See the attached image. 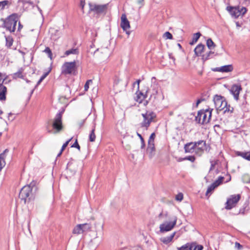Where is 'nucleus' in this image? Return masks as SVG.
<instances>
[{"instance_id": "1", "label": "nucleus", "mask_w": 250, "mask_h": 250, "mask_svg": "<svg viewBox=\"0 0 250 250\" xmlns=\"http://www.w3.org/2000/svg\"><path fill=\"white\" fill-rule=\"evenodd\" d=\"M19 20V16L17 13H13L6 18H1L0 21L2 22L0 27L5 29L6 31L10 33L15 31L17 21Z\"/></svg>"}, {"instance_id": "2", "label": "nucleus", "mask_w": 250, "mask_h": 250, "mask_svg": "<svg viewBox=\"0 0 250 250\" xmlns=\"http://www.w3.org/2000/svg\"><path fill=\"white\" fill-rule=\"evenodd\" d=\"M212 110V109H208L199 111L195 117V121L200 124L208 123L211 117Z\"/></svg>"}, {"instance_id": "3", "label": "nucleus", "mask_w": 250, "mask_h": 250, "mask_svg": "<svg viewBox=\"0 0 250 250\" xmlns=\"http://www.w3.org/2000/svg\"><path fill=\"white\" fill-rule=\"evenodd\" d=\"M89 10L97 16L104 15L107 12L108 4H97L89 3Z\"/></svg>"}, {"instance_id": "4", "label": "nucleus", "mask_w": 250, "mask_h": 250, "mask_svg": "<svg viewBox=\"0 0 250 250\" xmlns=\"http://www.w3.org/2000/svg\"><path fill=\"white\" fill-rule=\"evenodd\" d=\"M155 137V133L153 132L150 136L148 141L146 154L148 155L150 159L153 158L156 154V149L154 144V139Z\"/></svg>"}, {"instance_id": "5", "label": "nucleus", "mask_w": 250, "mask_h": 250, "mask_svg": "<svg viewBox=\"0 0 250 250\" xmlns=\"http://www.w3.org/2000/svg\"><path fill=\"white\" fill-rule=\"evenodd\" d=\"M227 9L230 12L231 16L235 18H237L241 16H243L247 12V8L244 7L228 6Z\"/></svg>"}, {"instance_id": "6", "label": "nucleus", "mask_w": 250, "mask_h": 250, "mask_svg": "<svg viewBox=\"0 0 250 250\" xmlns=\"http://www.w3.org/2000/svg\"><path fill=\"white\" fill-rule=\"evenodd\" d=\"M241 196L240 194H233L230 195L227 200L225 203V208L226 209H231L234 208L238 201L240 200Z\"/></svg>"}, {"instance_id": "7", "label": "nucleus", "mask_w": 250, "mask_h": 250, "mask_svg": "<svg viewBox=\"0 0 250 250\" xmlns=\"http://www.w3.org/2000/svg\"><path fill=\"white\" fill-rule=\"evenodd\" d=\"M64 110L58 113L54 119L52 124L53 128L56 130V132H59L62 129V116Z\"/></svg>"}, {"instance_id": "8", "label": "nucleus", "mask_w": 250, "mask_h": 250, "mask_svg": "<svg viewBox=\"0 0 250 250\" xmlns=\"http://www.w3.org/2000/svg\"><path fill=\"white\" fill-rule=\"evenodd\" d=\"M214 104L215 107L217 110H223L225 107L227 106V101L224 97L219 96L215 95L213 99Z\"/></svg>"}, {"instance_id": "9", "label": "nucleus", "mask_w": 250, "mask_h": 250, "mask_svg": "<svg viewBox=\"0 0 250 250\" xmlns=\"http://www.w3.org/2000/svg\"><path fill=\"white\" fill-rule=\"evenodd\" d=\"M76 64L75 61L65 62L62 67V73L63 74H70L76 69Z\"/></svg>"}, {"instance_id": "10", "label": "nucleus", "mask_w": 250, "mask_h": 250, "mask_svg": "<svg viewBox=\"0 0 250 250\" xmlns=\"http://www.w3.org/2000/svg\"><path fill=\"white\" fill-rule=\"evenodd\" d=\"M33 189L29 186H24L21 190L19 193V197L21 200H24L25 202L27 198L30 199V196L32 194Z\"/></svg>"}, {"instance_id": "11", "label": "nucleus", "mask_w": 250, "mask_h": 250, "mask_svg": "<svg viewBox=\"0 0 250 250\" xmlns=\"http://www.w3.org/2000/svg\"><path fill=\"white\" fill-rule=\"evenodd\" d=\"M152 113H148L146 112L145 114L143 113L142 114V116L143 117L144 120L140 124L141 127H145L146 129L148 128V127L149 126L150 123L152 122L153 120V116H152Z\"/></svg>"}, {"instance_id": "12", "label": "nucleus", "mask_w": 250, "mask_h": 250, "mask_svg": "<svg viewBox=\"0 0 250 250\" xmlns=\"http://www.w3.org/2000/svg\"><path fill=\"white\" fill-rule=\"evenodd\" d=\"M121 27L124 31H125L127 35L130 34V32L128 31L130 27L129 21L127 20L126 16L125 14H122L121 18Z\"/></svg>"}, {"instance_id": "13", "label": "nucleus", "mask_w": 250, "mask_h": 250, "mask_svg": "<svg viewBox=\"0 0 250 250\" xmlns=\"http://www.w3.org/2000/svg\"><path fill=\"white\" fill-rule=\"evenodd\" d=\"M176 220L173 222H166L160 226V231L161 232H167L170 230L175 226Z\"/></svg>"}, {"instance_id": "14", "label": "nucleus", "mask_w": 250, "mask_h": 250, "mask_svg": "<svg viewBox=\"0 0 250 250\" xmlns=\"http://www.w3.org/2000/svg\"><path fill=\"white\" fill-rule=\"evenodd\" d=\"M4 79H0V101H5L6 99L7 88L3 83Z\"/></svg>"}, {"instance_id": "15", "label": "nucleus", "mask_w": 250, "mask_h": 250, "mask_svg": "<svg viewBox=\"0 0 250 250\" xmlns=\"http://www.w3.org/2000/svg\"><path fill=\"white\" fill-rule=\"evenodd\" d=\"M241 90L242 87L240 85L233 84L231 87L230 93L233 95L234 99L236 101L239 100V93Z\"/></svg>"}, {"instance_id": "16", "label": "nucleus", "mask_w": 250, "mask_h": 250, "mask_svg": "<svg viewBox=\"0 0 250 250\" xmlns=\"http://www.w3.org/2000/svg\"><path fill=\"white\" fill-rule=\"evenodd\" d=\"M89 228L87 224L84 223L83 224H79L74 228L73 230V233L76 234H79L83 233L86 229Z\"/></svg>"}, {"instance_id": "17", "label": "nucleus", "mask_w": 250, "mask_h": 250, "mask_svg": "<svg viewBox=\"0 0 250 250\" xmlns=\"http://www.w3.org/2000/svg\"><path fill=\"white\" fill-rule=\"evenodd\" d=\"M196 143L194 142H190L186 144L184 146L185 152L187 153H196Z\"/></svg>"}, {"instance_id": "18", "label": "nucleus", "mask_w": 250, "mask_h": 250, "mask_svg": "<svg viewBox=\"0 0 250 250\" xmlns=\"http://www.w3.org/2000/svg\"><path fill=\"white\" fill-rule=\"evenodd\" d=\"M196 143V153H202L206 146V142L203 140H200L195 142Z\"/></svg>"}, {"instance_id": "19", "label": "nucleus", "mask_w": 250, "mask_h": 250, "mask_svg": "<svg viewBox=\"0 0 250 250\" xmlns=\"http://www.w3.org/2000/svg\"><path fill=\"white\" fill-rule=\"evenodd\" d=\"M233 69V66L231 64L226 65L217 68L218 71L222 72H231Z\"/></svg>"}, {"instance_id": "20", "label": "nucleus", "mask_w": 250, "mask_h": 250, "mask_svg": "<svg viewBox=\"0 0 250 250\" xmlns=\"http://www.w3.org/2000/svg\"><path fill=\"white\" fill-rule=\"evenodd\" d=\"M205 49V45L200 43L194 49L195 54L197 56H200L201 55L202 53L203 52Z\"/></svg>"}, {"instance_id": "21", "label": "nucleus", "mask_w": 250, "mask_h": 250, "mask_svg": "<svg viewBox=\"0 0 250 250\" xmlns=\"http://www.w3.org/2000/svg\"><path fill=\"white\" fill-rule=\"evenodd\" d=\"M175 234V232H173L170 235L166 236V237H163L160 238V240L164 244H167L169 243H170L172 240L173 239L174 235Z\"/></svg>"}, {"instance_id": "22", "label": "nucleus", "mask_w": 250, "mask_h": 250, "mask_svg": "<svg viewBox=\"0 0 250 250\" xmlns=\"http://www.w3.org/2000/svg\"><path fill=\"white\" fill-rule=\"evenodd\" d=\"M136 96L135 97V100L139 103H141L146 98L144 93L141 91H139V90L136 92Z\"/></svg>"}, {"instance_id": "23", "label": "nucleus", "mask_w": 250, "mask_h": 250, "mask_svg": "<svg viewBox=\"0 0 250 250\" xmlns=\"http://www.w3.org/2000/svg\"><path fill=\"white\" fill-rule=\"evenodd\" d=\"M5 38L6 41L5 46L8 48H11L13 43V38L11 36H5Z\"/></svg>"}, {"instance_id": "24", "label": "nucleus", "mask_w": 250, "mask_h": 250, "mask_svg": "<svg viewBox=\"0 0 250 250\" xmlns=\"http://www.w3.org/2000/svg\"><path fill=\"white\" fill-rule=\"evenodd\" d=\"M190 250H202L203 246L201 245H198L196 243H190Z\"/></svg>"}, {"instance_id": "25", "label": "nucleus", "mask_w": 250, "mask_h": 250, "mask_svg": "<svg viewBox=\"0 0 250 250\" xmlns=\"http://www.w3.org/2000/svg\"><path fill=\"white\" fill-rule=\"evenodd\" d=\"M10 1L8 0L0 1V10H3L6 8V7L8 8L10 5Z\"/></svg>"}, {"instance_id": "26", "label": "nucleus", "mask_w": 250, "mask_h": 250, "mask_svg": "<svg viewBox=\"0 0 250 250\" xmlns=\"http://www.w3.org/2000/svg\"><path fill=\"white\" fill-rule=\"evenodd\" d=\"M79 53V51L78 48H71V49L66 50L64 55L66 56H69L70 54L78 55Z\"/></svg>"}, {"instance_id": "27", "label": "nucleus", "mask_w": 250, "mask_h": 250, "mask_svg": "<svg viewBox=\"0 0 250 250\" xmlns=\"http://www.w3.org/2000/svg\"><path fill=\"white\" fill-rule=\"evenodd\" d=\"M95 125L93 126V127L92 129V130L90 132V133L89 135V140L90 142H94L96 138V135L95 134Z\"/></svg>"}, {"instance_id": "28", "label": "nucleus", "mask_w": 250, "mask_h": 250, "mask_svg": "<svg viewBox=\"0 0 250 250\" xmlns=\"http://www.w3.org/2000/svg\"><path fill=\"white\" fill-rule=\"evenodd\" d=\"M201 35V34L199 32L194 34L192 41L190 42V44L193 45L198 40Z\"/></svg>"}, {"instance_id": "29", "label": "nucleus", "mask_w": 250, "mask_h": 250, "mask_svg": "<svg viewBox=\"0 0 250 250\" xmlns=\"http://www.w3.org/2000/svg\"><path fill=\"white\" fill-rule=\"evenodd\" d=\"M95 53H101L105 54V57H107L109 54V50L107 48L97 49L95 52Z\"/></svg>"}, {"instance_id": "30", "label": "nucleus", "mask_w": 250, "mask_h": 250, "mask_svg": "<svg viewBox=\"0 0 250 250\" xmlns=\"http://www.w3.org/2000/svg\"><path fill=\"white\" fill-rule=\"evenodd\" d=\"M217 188L216 185H214L213 183L211 184L208 188L207 190L206 195V196L209 195L210 194L211 192L214 190V189Z\"/></svg>"}, {"instance_id": "31", "label": "nucleus", "mask_w": 250, "mask_h": 250, "mask_svg": "<svg viewBox=\"0 0 250 250\" xmlns=\"http://www.w3.org/2000/svg\"><path fill=\"white\" fill-rule=\"evenodd\" d=\"M207 45L209 49H213L215 47V44L211 39H208L207 41Z\"/></svg>"}, {"instance_id": "32", "label": "nucleus", "mask_w": 250, "mask_h": 250, "mask_svg": "<svg viewBox=\"0 0 250 250\" xmlns=\"http://www.w3.org/2000/svg\"><path fill=\"white\" fill-rule=\"evenodd\" d=\"M51 70V68L50 67L49 68V70L44 73L42 76L40 78V79H39V80L37 82V85H36V86H38V85H39L41 82L47 77V76L49 74V73L50 72Z\"/></svg>"}, {"instance_id": "33", "label": "nucleus", "mask_w": 250, "mask_h": 250, "mask_svg": "<svg viewBox=\"0 0 250 250\" xmlns=\"http://www.w3.org/2000/svg\"><path fill=\"white\" fill-rule=\"evenodd\" d=\"M5 165V158L3 157V154H0V171H1Z\"/></svg>"}, {"instance_id": "34", "label": "nucleus", "mask_w": 250, "mask_h": 250, "mask_svg": "<svg viewBox=\"0 0 250 250\" xmlns=\"http://www.w3.org/2000/svg\"><path fill=\"white\" fill-rule=\"evenodd\" d=\"M239 155L241 156L246 160L250 161V151L247 152H239Z\"/></svg>"}, {"instance_id": "35", "label": "nucleus", "mask_w": 250, "mask_h": 250, "mask_svg": "<svg viewBox=\"0 0 250 250\" xmlns=\"http://www.w3.org/2000/svg\"><path fill=\"white\" fill-rule=\"evenodd\" d=\"M224 110V113H232L233 111V108L231 106H230V105H228V103H227V106L226 107H225Z\"/></svg>"}, {"instance_id": "36", "label": "nucleus", "mask_w": 250, "mask_h": 250, "mask_svg": "<svg viewBox=\"0 0 250 250\" xmlns=\"http://www.w3.org/2000/svg\"><path fill=\"white\" fill-rule=\"evenodd\" d=\"M224 179V177L222 176H219L217 180H216L213 183L214 185H216V186L217 187L220 185H221Z\"/></svg>"}, {"instance_id": "37", "label": "nucleus", "mask_w": 250, "mask_h": 250, "mask_svg": "<svg viewBox=\"0 0 250 250\" xmlns=\"http://www.w3.org/2000/svg\"><path fill=\"white\" fill-rule=\"evenodd\" d=\"M43 52L46 53L48 55V57L51 59L52 60V53L51 49L49 47H46L45 49L43 50Z\"/></svg>"}, {"instance_id": "38", "label": "nucleus", "mask_w": 250, "mask_h": 250, "mask_svg": "<svg viewBox=\"0 0 250 250\" xmlns=\"http://www.w3.org/2000/svg\"><path fill=\"white\" fill-rule=\"evenodd\" d=\"M213 53H214L213 52H212L211 51H209L207 53L205 54H204L202 56V59L204 60H207L210 58L211 55H212Z\"/></svg>"}, {"instance_id": "39", "label": "nucleus", "mask_w": 250, "mask_h": 250, "mask_svg": "<svg viewBox=\"0 0 250 250\" xmlns=\"http://www.w3.org/2000/svg\"><path fill=\"white\" fill-rule=\"evenodd\" d=\"M163 37L166 40H167V39L172 40L173 38L172 35L170 32H169L168 31L165 32L163 34Z\"/></svg>"}, {"instance_id": "40", "label": "nucleus", "mask_w": 250, "mask_h": 250, "mask_svg": "<svg viewBox=\"0 0 250 250\" xmlns=\"http://www.w3.org/2000/svg\"><path fill=\"white\" fill-rule=\"evenodd\" d=\"M37 184V182L35 181H32L29 185H27L26 186H29L30 188L33 189V191L34 190V191H36L37 190V187L36 186V185Z\"/></svg>"}, {"instance_id": "41", "label": "nucleus", "mask_w": 250, "mask_h": 250, "mask_svg": "<svg viewBox=\"0 0 250 250\" xmlns=\"http://www.w3.org/2000/svg\"><path fill=\"white\" fill-rule=\"evenodd\" d=\"M242 179L244 182H250V176L248 174H245L242 176Z\"/></svg>"}, {"instance_id": "42", "label": "nucleus", "mask_w": 250, "mask_h": 250, "mask_svg": "<svg viewBox=\"0 0 250 250\" xmlns=\"http://www.w3.org/2000/svg\"><path fill=\"white\" fill-rule=\"evenodd\" d=\"M218 161V160H211L210 161L211 166L209 169V171L212 170L214 168V167L215 165L217 164Z\"/></svg>"}, {"instance_id": "43", "label": "nucleus", "mask_w": 250, "mask_h": 250, "mask_svg": "<svg viewBox=\"0 0 250 250\" xmlns=\"http://www.w3.org/2000/svg\"><path fill=\"white\" fill-rule=\"evenodd\" d=\"M190 243H187L184 246L178 249V250H190Z\"/></svg>"}, {"instance_id": "44", "label": "nucleus", "mask_w": 250, "mask_h": 250, "mask_svg": "<svg viewBox=\"0 0 250 250\" xmlns=\"http://www.w3.org/2000/svg\"><path fill=\"white\" fill-rule=\"evenodd\" d=\"M23 4H25L26 3H28L33 7L34 6V2L31 0H20Z\"/></svg>"}, {"instance_id": "45", "label": "nucleus", "mask_w": 250, "mask_h": 250, "mask_svg": "<svg viewBox=\"0 0 250 250\" xmlns=\"http://www.w3.org/2000/svg\"><path fill=\"white\" fill-rule=\"evenodd\" d=\"M22 71L21 70H19L17 72H16L14 74V78H22Z\"/></svg>"}, {"instance_id": "46", "label": "nucleus", "mask_w": 250, "mask_h": 250, "mask_svg": "<svg viewBox=\"0 0 250 250\" xmlns=\"http://www.w3.org/2000/svg\"><path fill=\"white\" fill-rule=\"evenodd\" d=\"M137 136L140 138V139H141V144H142L141 148H144V147L145 146V141H144L143 137L138 132H137Z\"/></svg>"}, {"instance_id": "47", "label": "nucleus", "mask_w": 250, "mask_h": 250, "mask_svg": "<svg viewBox=\"0 0 250 250\" xmlns=\"http://www.w3.org/2000/svg\"><path fill=\"white\" fill-rule=\"evenodd\" d=\"M92 83V81L91 80H88L86 81L84 86V91H86L88 90L89 83Z\"/></svg>"}, {"instance_id": "48", "label": "nucleus", "mask_w": 250, "mask_h": 250, "mask_svg": "<svg viewBox=\"0 0 250 250\" xmlns=\"http://www.w3.org/2000/svg\"><path fill=\"white\" fill-rule=\"evenodd\" d=\"M243 247L242 245H241L239 243L236 242L235 243V248L237 249L238 250H241L243 249Z\"/></svg>"}, {"instance_id": "49", "label": "nucleus", "mask_w": 250, "mask_h": 250, "mask_svg": "<svg viewBox=\"0 0 250 250\" xmlns=\"http://www.w3.org/2000/svg\"><path fill=\"white\" fill-rule=\"evenodd\" d=\"M72 138H70V139H69L68 141H67L65 143H64L62 147V151H63L64 149L66 148V147L67 146V145H68L69 142L72 140Z\"/></svg>"}, {"instance_id": "50", "label": "nucleus", "mask_w": 250, "mask_h": 250, "mask_svg": "<svg viewBox=\"0 0 250 250\" xmlns=\"http://www.w3.org/2000/svg\"><path fill=\"white\" fill-rule=\"evenodd\" d=\"M71 147L77 148L79 150H80V146H79L77 139L75 143L71 146Z\"/></svg>"}, {"instance_id": "51", "label": "nucleus", "mask_w": 250, "mask_h": 250, "mask_svg": "<svg viewBox=\"0 0 250 250\" xmlns=\"http://www.w3.org/2000/svg\"><path fill=\"white\" fill-rule=\"evenodd\" d=\"M195 157L193 156H188L184 158V160H187L192 162H194L195 161Z\"/></svg>"}, {"instance_id": "52", "label": "nucleus", "mask_w": 250, "mask_h": 250, "mask_svg": "<svg viewBox=\"0 0 250 250\" xmlns=\"http://www.w3.org/2000/svg\"><path fill=\"white\" fill-rule=\"evenodd\" d=\"M85 1L83 0H81L80 1V6L81 7L82 10L83 11V13H84L83 9L85 5Z\"/></svg>"}, {"instance_id": "53", "label": "nucleus", "mask_w": 250, "mask_h": 250, "mask_svg": "<svg viewBox=\"0 0 250 250\" xmlns=\"http://www.w3.org/2000/svg\"><path fill=\"white\" fill-rule=\"evenodd\" d=\"M8 119L9 121H12L14 120L15 116H14L13 113L10 112L8 114Z\"/></svg>"}, {"instance_id": "54", "label": "nucleus", "mask_w": 250, "mask_h": 250, "mask_svg": "<svg viewBox=\"0 0 250 250\" xmlns=\"http://www.w3.org/2000/svg\"><path fill=\"white\" fill-rule=\"evenodd\" d=\"M183 198V195L182 193H179L176 196V199L178 201H181Z\"/></svg>"}, {"instance_id": "55", "label": "nucleus", "mask_w": 250, "mask_h": 250, "mask_svg": "<svg viewBox=\"0 0 250 250\" xmlns=\"http://www.w3.org/2000/svg\"><path fill=\"white\" fill-rule=\"evenodd\" d=\"M140 82H141V81L140 80H138L136 82H134V83H133L134 86L136 84H137V88H138V90H139V83H140Z\"/></svg>"}, {"instance_id": "56", "label": "nucleus", "mask_w": 250, "mask_h": 250, "mask_svg": "<svg viewBox=\"0 0 250 250\" xmlns=\"http://www.w3.org/2000/svg\"><path fill=\"white\" fill-rule=\"evenodd\" d=\"M22 27H23L22 25L21 24V22L19 21L18 23V31H20Z\"/></svg>"}, {"instance_id": "57", "label": "nucleus", "mask_w": 250, "mask_h": 250, "mask_svg": "<svg viewBox=\"0 0 250 250\" xmlns=\"http://www.w3.org/2000/svg\"><path fill=\"white\" fill-rule=\"evenodd\" d=\"M227 176H228V178H227V180L226 182H229V181H230L231 180V176H230V175L229 174H228L227 175Z\"/></svg>"}, {"instance_id": "58", "label": "nucleus", "mask_w": 250, "mask_h": 250, "mask_svg": "<svg viewBox=\"0 0 250 250\" xmlns=\"http://www.w3.org/2000/svg\"><path fill=\"white\" fill-rule=\"evenodd\" d=\"M9 151V150L8 149H5L4 151L3 152V153H2L1 154H3V157H5V154L7 152H8Z\"/></svg>"}, {"instance_id": "59", "label": "nucleus", "mask_w": 250, "mask_h": 250, "mask_svg": "<svg viewBox=\"0 0 250 250\" xmlns=\"http://www.w3.org/2000/svg\"><path fill=\"white\" fill-rule=\"evenodd\" d=\"M156 78L155 77H153L151 79V81L152 83H155L156 81Z\"/></svg>"}, {"instance_id": "60", "label": "nucleus", "mask_w": 250, "mask_h": 250, "mask_svg": "<svg viewBox=\"0 0 250 250\" xmlns=\"http://www.w3.org/2000/svg\"><path fill=\"white\" fill-rule=\"evenodd\" d=\"M138 3L140 4L141 5H143L144 0H139L138 1Z\"/></svg>"}, {"instance_id": "61", "label": "nucleus", "mask_w": 250, "mask_h": 250, "mask_svg": "<svg viewBox=\"0 0 250 250\" xmlns=\"http://www.w3.org/2000/svg\"><path fill=\"white\" fill-rule=\"evenodd\" d=\"M62 152L63 151H62V149H61L60 152L57 155V157H60L62 155Z\"/></svg>"}, {"instance_id": "62", "label": "nucleus", "mask_w": 250, "mask_h": 250, "mask_svg": "<svg viewBox=\"0 0 250 250\" xmlns=\"http://www.w3.org/2000/svg\"><path fill=\"white\" fill-rule=\"evenodd\" d=\"M169 58L172 59V60H173V61H175V58L172 56L171 55H169Z\"/></svg>"}, {"instance_id": "63", "label": "nucleus", "mask_w": 250, "mask_h": 250, "mask_svg": "<svg viewBox=\"0 0 250 250\" xmlns=\"http://www.w3.org/2000/svg\"><path fill=\"white\" fill-rule=\"evenodd\" d=\"M200 100H198L197 101V103H196V104L197 105H198V104H199L200 103Z\"/></svg>"}, {"instance_id": "64", "label": "nucleus", "mask_w": 250, "mask_h": 250, "mask_svg": "<svg viewBox=\"0 0 250 250\" xmlns=\"http://www.w3.org/2000/svg\"><path fill=\"white\" fill-rule=\"evenodd\" d=\"M159 217H164V216H163V214H162V213H161V214H160V215H159Z\"/></svg>"}]
</instances>
